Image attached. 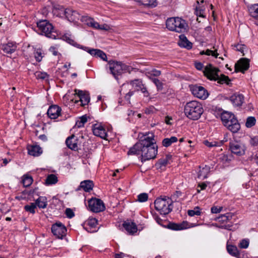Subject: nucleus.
Returning a JSON list of instances; mask_svg holds the SVG:
<instances>
[{"mask_svg":"<svg viewBox=\"0 0 258 258\" xmlns=\"http://www.w3.org/2000/svg\"><path fill=\"white\" fill-rule=\"evenodd\" d=\"M94 29L108 31L110 29V28L108 25L104 24L101 25L99 24V26H96Z\"/></svg>","mask_w":258,"mask_h":258,"instance_id":"obj_55","label":"nucleus"},{"mask_svg":"<svg viewBox=\"0 0 258 258\" xmlns=\"http://www.w3.org/2000/svg\"><path fill=\"white\" fill-rule=\"evenodd\" d=\"M96 56L101 58L102 60L104 61H107V58L106 54L103 51L100 49H97Z\"/></svg>","mask_w":258,"mask_h":258,"instance_id":"obj_50","label":"nucleus"},{"mask_svg":"<svg viewBox=\"0 0 258 258\" xmlns=\"http://www.w3.org/2000/svg\"><path fill=\"white\" fill-rule=\"evenodd\" d=\"M89 209L95 213L104 211L105 207L103 202L99 199L93 198L88 201Z\"/></svg>","mask_w":258,"mask_h":258,"instance_id":"obj_8","label":"nucleus"},{"mask_svg":"<svg viewBox=\"0 0 258 258\" xmlns=\"http://www.w3.org/2000/svg\"><path fill=\"white\" fill-rule=\"evenodd\" d=\"M139 91H141L142 92V93L143 94L144 97H148L150 95V94H149L148 91L147 90V89L145 85L144 86H143V87H142L141 88V89H140Z\"/></svg>","mask_w":258,"mask_h":258,"instance_id":"obj_58","label":"nucleus"},{"mask_svg":"<svg viewBox=\"0 0 258 258\" xmlns=\"http://www.w3.org/2000/svg\"><path fill=\"white\" fill-rule=\"evenodd\" d=\"M34 56L37 61H40L43 57L42 50L41 49L35 50L34 52Z\"/></svg>","mask_w":258,"mask_h":258,"instance_id":"obj_46","label":"nucleus"},{"mask_svg":"<svg viewBox=\"0 0 258 258\" xmlns=\"http://www.w3.org/2000/svg\"><path fill=\"white\" fill-rule=\"evenodd\" d=\"M150 79L155 84L158 90L163 89V83L158 79L150 77Z\"/></svg>","mask_w":258,"mask_h":258,"instance_id":"obj_42","label":"nucleus"},{"mask_svg":"<svg viewBox=\"0 0 258 258\" xmlns=\"http://www.w3.org/2000/svg\"><path fill=\"white\" fill-rule=\"evenodd\" d=\"M223 209L222 207H217L216 206L212 207L211 209V211L212 213L217 214L219 213Z\"/></svg>","mask_w":258,"mask_h":258,"instance_id":"obj_56","label":"nucleus"},{"mask_svg":"<svg viewBox=\"0 0 258 258\" xmlns=\"http://www.w3.org/2000/svg\"><path fill=\"white\" fill-rule=\"evenodd\" d=\"M65 213H66L67 217L69 218H72L75 216L74 212L73 211V210L72 209H71L70 208H67L66 210Z\"/></svg>","mask_w":258,"mask_h":258,"instance_id":"obj_57","label":"nucleus"},{"mask_svg":"<svg viewBox=\"0 0 258 258\" xmlns=\"http://www.w3.org/2000/svg\"><path fill=\"white\" fill-rule=\"evenodd\" d=\"M204 144L208 147H213L219 146V143L217 142L213 141V142H209L207 140H206L204 142Z\"/></svg>","mask_w":258,"mask_h":258,"instance_id":"obj_51","label":"nucleus"},{"mask_svg":"<svg viewBox=\"0 0 258 258\" xmlns=\"http://www.w3.org/2000/svg\"><path fill=\"white\" fill-rule=\"evenodd\" d=\"M49 50L54 56H56L58 54H60L57 51V48L55 46L50 47Z\"/></svg>","mask_w":258,"mask_h":258,"instance_id":"obj_60","label":"nucleus"},{"mask_svg":"<svg viewBox=\"0 0 258 258\" xmlns=\"http://www.w3.org/2000/svg\"><path fill=\"white\" fill-rule=\"evenodd\" d=\"M234 117H235V116L233 114L227 111L222 112L221 115L223 123L226 121H228L231 119H233Z\"/></svg>","mask_w":258,"mask_h":258,"instance_id":"obj_34","label":"nucleus"},{"mask_svg":"<svg viewBox=\"0 0 258 258\" xmlns=\"http://www.w3.org/2000/svg\"><path fill=\"white\" fill-rule=\"evenodd\" d=\"M37 25L40 34L51 39H56L57 34L52 25L47 20H40L37 23Z\"/></svg>","mask_w":258,"mask_h":258,"instance_id":"obj_7","label":"nucleus"},{"mask_svg":"<svg viewBox=\"0 0 258 258\" xmlns=\"http://www.w3.org/2000/svg\"><path fill=\"white\" fill-rule=\"evenodd\" d=\"M93 134L102 139H106L107 136V132L104 127L101 124H95L93 126Z\"/></svg>","mask_w":258,"mask_h":258,"instance_id":"obj_14","label":"nucleus"},{"mask_svg":"<svg viewBox=\"0 0 258 258\" xmlns=\"http://www.w3.org/2000/svg\"><path fill=\"white\" fill-rule=\"evenodd\" d=\"M218 221L219 222H222V223H224V222H228L227 220V218L226 217V216L225 215V214L224 215H221L220 216H219L218 218Z\"/></svg>","mask_w":258,"mask_h":258,"instance_id":"obj_63","label":"nucleus"},{"mask_svg":"<svg viewBox=\"0 0 258 258\" xmlns=\"http://www.w3.org/2000/svg\"><path fill=\"white\" fill-rule=\"evenodd\" d=\"M230 100L233 106L239 107L244 102V96L242 94L235 93L230 97Z\"/></svg>","mask_w":258,"mask_h":258,"instance_id":"obj_17","label":"nucleus"},{"mask_svg":"<svg viewBox=\"0 0 258 258\" xmlns=\"http://www.w3.org/2000/svg\"><path fill=\"white\" fill-rule=\"evenodd\" d=\"M57 181V177L56 175L54 174H50L47 177L45 180V184L50 185L55 184Z\"/></svg>","mask_w":258,"mask_h":258,"instance_id":"obj_37","label":"nucleus"},{"mask_svg":"<svg viewBox=\"0 0 258 258\" xmlns=\"http://www.w3.org/2000/svg\"><path fill=\"white\" fill-rule=\"evenodd\" d=\"M227 250L231 255L239 257V253L236 246L228 245L227 246Z\"/></svg>","mask_w":258,"mask_h":258,"instance_id":"obj_33","label":"nucleus"},{"mask_svg":"<svg viewBox=\"0 0 258 258\" xmlns=\"http://www.w3.org/2000/svg\"><path fill=\"white\" fill-rule=\"evenodd\" d=\"M179 224L180 230L186 229L189 227L188 225V222L186 221H183L181 223Z\"/></svg>","mask_w":258,"mask_h":258,"instance_id":"obj_62","label":"nucleus"},{"mask_svg":"<svg viewBox=\"0 0 258 258\" xmlns=\"http://www.w3.org/2000/svg\"><path fill=\"white\" fill-rule=\"evenodd\" d=\"M66 9H64L62 6L57 4L53 6L52 13L54 15L57 17H64L66 15Z\"/></svg>","mask_w":258,"mask_h":258,"instance_id":"obj_24","label":"nucleus"},{"mask_svg":"<svg viewBox=\"0 0 258 258\" xmlns=\"http://www.w3.org/2000/svg\"><path fill=\"white\" fill-rule=\"evenodd\" d=\"M107 66L110 71L111 74L117 79L118 76L125 73H131L133 68L121 61L110 60L108 61Z\"/></svg>","mask_w":258,"mask_h":258,"instance_id":"obj_4","label":"nucleus"},{"mask_svg":"<svg viewBox=\"0 0 258 258\" xmlns=\"http://www.w3.org/2000/svg\"><path fill=\"white\" fill-rule=\"evenodd\" d=\"M256 122V119L254 117L249 116L246 119L245 125L247 127H251L254 126Z\"/></svg>","mask_w":258,"mask_h":258,"instance_id":"obj_41","label":"nucleus"},{"mask_svg":"<svg viewBox=\"0 0 258 258\" xmlns=\"http://www.w3.org/2000/svg\"><path fill=\"white\" fill-rule=\"evenodd\" d=\"M67 147L70 149L76 151L78 149L77 140L74 135L68 137L66 141Z\"/></svg>","mask_w":258,"mask_h":258,"instance_id":"obj_20","label":"nucleus"},{"mask_svg":"<svg viewBox=\"0 0 258 258\" xmlns=\"http://www.w3.org/2000/svg\"><path fill=\"white\" fill-rule=\"evenodd\" d=\"M199 168L200 170L198 172V178L200 179H204L207 178L210 170V167L208 166L205 165L202 168H201V167Z\"/></svg>","mask_w":258,"mask_h":258,"instance_id":"obj_27","label":"nucleus"},{"mask_svg":"<svg viewBox=\"0 0 258 258\" xmlns=\"http://www.w3.org/2000/svg\"><path fill=\"white\" fill-rule=\"evenodd\" d=\"M51 231L54 235L57 238L62 239L66 235L67 229L61 223H56L52 225Z\"/></svg>","mask_w":258,"mask_h":258,"instance_id":"obj_9","label":"nucleus"},{"mask_svg":"<svg viewBox=\"0 0 258 258\" xmlns=\"http://www.w3.org/2000/svg\"><path fill=\"white\" fill-rule=\"evenodd\" d=\"M230 149L232 153L238 156H241L245 153L244 145L238 142L230 144Z\"/></svg>","mask_w":258,"mask_h":258,"instance_id":"obj_12","label":"nucleus"},{"mask_svg":"<svg viewBox=\"0 0 258 258\" xmlns=\"http://www.w3.org/2000/svg\"><path fill=\"white\" fill-rule=\"evenodd\" d=\"M36 208V205L35 203H31L30 205H26L24 207L25 210L29 212L32 214H34L35 213V209Z\"/></svg>","mask_w":258,"mask_h":258,"instance_id":"obj_44","label":"nucleus"},{"mask_svg":"<svg viewBox=\"0 0 258 258\" xmlns=\"http://www.w3.org/2000/svg\"><path fill=\"white\" fill-rule=\"evenodd\" d=\"M201 54H206L207 55H212L215 57H217L219 55V54L217 52V49H215L214 50H212L210 49H207L205 51H202L200 52Z\"/></svg>","mask_w":258,"mask_h":258,"instance_id":"obj_43","label":"nucleus"},{"mask_svg":"<svg viewBox=\"0 0 258 258\" xmlns=\"http://www.w3.org/2000/svg\"><path fill=\"white\" fill-rule=\"evenodd\" d=\"M249 67V60L245 58L239 59L235 65L236 72H241L243 73L247 70Z\"/></svg>","mask_w":258,"mask_h":258,"instance_id":"obj_13","label":"nucleus"},{"mask_svg":"<svg viewBox=\"0 0 258 258\" xmlns=\"http://www.w3.org/2000/svg\"><path fill=\"white\" fill-rule=\"evenodd\" d=\"M93 181L90 180H84L80 183L79 188H83L86 192H89L92 189L93 187Z\"/></svg>","mask_w":258,"mask_h":258,"instance_id":"obj_28","label":"nucleus"},{"mask_svg":"<svg viewBox=\"0 0 258 258\" xmlns=\"http://www.w3.org/2000/svg\"><path fill=\"white\" fill-rule=\"evenodd\" d=\"M61 109L56 105L50 106L47 112L48 116L51 119H56L60 115Z\"/></svg>","mask_w":258,"mask_h":258,"instance_id":"obj_16","label":"nucleus"},{"mask_svg":"<svg viewBox=\"0 0 258 258\" xmlns=\"http://www.w3.org/2000/svg\"><path fill=\"white\" fill-rule=\"evenodd\" d=\"M142 140L137 143L133 147L128 151L127 154L128 155H139L142 154Z\"/></svg>","mask_w":258,"mask_h":258,"instance_id":"obj_23","label":"nucleus"},{"mask_svg":"<svg viewBox=\"0 0 258 258\" xmlns=\"http://www.w3.org/2000/svg\"><path fill=\"white\" fill-rule=\"evenodd\" d=\"M234 47L237 51H240L242 54V55H245V52L247 51V47L245 45L242 44H237L234 45Z\"/></svg>","mask_w":258,"mask_h":258,"instance_id":"obj_40","label":"nucleus"},{"mask_svg":"<svg viewBox=\"0 0 258 258\" xmlns=\"http://www.w3.org/2000/svg\"><path fill=\"white\" fill-rule=\"evenodd\" d=\"M169 228L174 230H180L179 224L172 223L169 225Z\"/></svg>","mask_w":258,"mask_h":258,"instance_id":"obj_61","label":"nucleus"},{"mask_svg":"<svg viewBox=\"0 0 258 258\" xmlns=\"http://www.w3.org/2000/svg\"><path fill=\"white\" fill-rule=\"evenodd\" d=\"M180 47L186 48L189 49L192 48V43L188 40L187 38L184 35L179 36V40L178 42Z\"/></svg>","mask_w":258,"mask_h":258,"instance_id":"obj_25","label":"nucleus"},{"mask_svg":"<svg viewBox=\"0 0 258 258\" xmlns=\"http://www.w3.org/2000/svg\"><path fill=\"white\" fill-rule=\"evenodd\" d=\"M81 20L82 22L84 23L88 26L91 27L93 28L99 26V23L95 21L94 19L88 16H82Z\"/></svg>","mask_w":258,"mask_h":258,"instance_id":"obj_26","label":"nucleus"},{"mask_svg":"<svg viewBox=\"0 0 258 258\" xmlns=\"http://www.w3.org/2000/svg\"><path fill=\"white\" fill-rule=\"evenodd\" d=\"M70 22H76L80 18V14L76 11L67 9L64 16Z\"/></svg>","mask_w":258,"mask_h":258,"instance_id":"obj_18","label":"nucleus"},{"mask_svg":"<svg viewBox=\"0 0 258 258\" xmlns=\"http://www.w3.org/2000/svg\"><path fill=\"white\" fill-rule=\"evenodd\" d=\"M185 115L190 119L196 120L200 118L204 112V109L201 103L197 101L187 102L184 106Z\"/></svg>","mask_w":258,"mask_h":258,"instance_id":"obj_2","label":"nucleus"},{"mask_svg":"<svg viewBox=\"0 0 258 258\" xmlns=\"http://www.w3.org/2000/svg\"><path fill=\"white\" fill-rule=\"evenodd\" d=\"M166 25L167 28L170 31L177 33H184L187 31L186 23L179 17L168 18Z\"/></svg>","mask_w":258,"mask_h":258,"instance_id":"obj_5","label":"nucleus"},{"mask_svg":"<svg viewBox=\"0 0 258 258\" xmlns=\"http://www.w3.org/2000/svg\"><path fill=\"white\" fill-rule=\"evenodd\" d=\"M249 160L253 161L258 166V153H252L249 157Z\"/></svg>","mask_w":258,"mask_h":258,"instance_id":"obj_54","label":"nucleus"},{"mask_svg":"<svg viewBox=\"0 0 258 258\" xmlns=\"http://www.w3.org/2000/svg\"><path fill=\"white\" fill-rule=\"evenodd\" d=\"M27 150L28 154L33 156H38L42 153L41 147L38 145H29Z\"/></svg>","mask_w":258,"mask_h":258,"instance_id":"obj_22","label":"nucleus"},{"mask_svg":"<svg viewBox=\"0 0 258 258\" xmlns=\"http://www.w3.org/2000/svg\"><path fill=\"white\" fill-rule=\"evenodd\" d=\"M177 138L176 137H171L170 138H165L162 141V144L164 147H168L172 143L177 141Z\"/></svg>","mask_w":258,"mask_h":258,"instance_id":"obj_36","label":"nucleus"},{"mask_svg":"<svg viewBox=\"0 0 258 258\" xmlns=\"http://www.w3.org/2000/svg\"><path fill=\"white\" fill-rule=\"evenodd\" d=\"M35 204L40 208H45L47 206V200L45 197H40L36 200Z\"/></svg>","mask_w":258,"mask_h":258,"instance_id":"obj_35","label":"nucleus"},{"mask_svg":"<svg viewBox=\"0 0 258 258\" xmlns=\"http://www.w3.org/2000/svg\"><path fill=\"white\" fill-rule=\"evenodd\" d=\"M249 241L248 239H244L240 241L239 246L241 248H247L248 247Z\"/></svg>","mask_w":258,"mask_h":258,"instance_id":"obj_49","label":"nucleus"},{"mask_svg":"<svg viewBox=\"0 0 258 258\" xmlns=\"http://www.w3.org/2000/svg\"><path fill=\"white\" fill-rule=\"evenodd\" d=\"M250 16L258 20V4H254L248 8Z\"/></svg>","mask_w":258,"mask_h":258,"instance_id":"obj_30","label":"nucleus"},{"mask_svg":"<svg viewBox=\"0 0 258 258\" xmlns=\"http://www.w3.org/2000/svg\"><path fill=\"white\" fill-rule=\"evenodd\" d=\"M225 215L226 216L228 221H230L232 219L233 217L234 216V214L232 213H227L225 214Z\"/></svg>","mask_w":258,"mask_h":258,"instance_id":"obj_64","label":"nucleus"},{"mask_svg":"<svg viewBox=\"0 0 258 258\" xmlns=\"http://www.w3.org/2000/svg\"><path fill=\"white\" fill-rule=\"evenodd\" d=\"M249 143L252 146H258V136L250 137Z\"/></svg>","mask_w":258,"mask_h":258,"instance_id":"obj_52","label":"nucleus"},{"mask_svg":"<svg viewBox=\"0 0 258 258\" xmlns=\"http://www.w3.org/2000/svg\"><path fill=\"white\" fill-rule=\"evenodd\" d=\"M130 84L137 90L139 91L143 86V81L140 79H135L130 82Z\"/></svg>","mask_w":258,"mask_h":258,"instance_id":"obj_32","label":"nucleus"},{"mask_svg":"<svg viewBox=\"0 0 258 258\" xmlns=\"http://www.w3.org/2000/svg\"><path fill=\"white\" fill-rule=\"evenodd\" d=\"M124 229L130 233L134 234L137 231V226L136 224L131 221H126L123 224Z\"/></svg>","mask_w":258,"mask_h":258,"instance_id":"obj_21","label":"nucleus"},{"mask_svg":"<svg viewBox=\"0 0 258 258\" xmlns=\"http://www.w3.org/2000/svg\"><path fill=\"white\" fill-rule=\"evenodd\" d=\"M191 92L195 96L200 99H205L208 96L207 91L202 86H194L191 89Z\"/></svg>","mask_w":258,"mask_h":258,"instance_id":"obj_10","label":"nucleus"},{"mask_svg":"<svg viewBox=\"0 0 258 258\" xmlns=\"http://www.w3.org/2000/svg\"><path fill=\"white\" fill-rule=\"evenodd\" d=\"M17 45L13 42H8L7 44H4L1 46V48L4 53L7 54H12L17 49Z\"/></svg>","mask_w":258,"mask_h":258,"instance_id":"obj_19","label":"nucleus"},{"mask_svg":"<svg viewBox=\"0 0 258 258\" xmlns=\"http://www.w3.org/2000/svg\"><path fill=\"white\" fill-rule=\"evenodd\" d=\"M188 215L190 216H194L195 215H200L201 211L199 207H196L194 210H189L187 212Z\"/></svg>","mask_w":258,"mask_h":258,"instance_id":"obj_45","label":"nucleus"},{"mask_svg":"<svg viewBox=\"0 0 258 258\" xmlns=\"http://www.w3.org/2000/svg\"><path fill=\"white\" fill-rule=\"evenodd\" d=\"M161 74V71L156 70L152 69L151 71H148L146 73V75L149 79L150 77H152V76L158 77Z\"/></svg>","mask_w":258,"mask_h":258,"instance_id":"obj_39","label":"nucleus"},{"mask_svg":"<svg viewBox=\"0 0 258 258\" xmlns=\"http://www.w3.org/2000/svg\"><path fill=\"white\" fill-rule=\"evenodd\" d=\"M135 2L141 5H144L147 7H155L157 6V3L156 0H134Z\"/></svg>","mask_w":258,"mask_h":258,"instance_id":"obj_31","label":"nucleus"},{"mask_svg":"<svg viewBox=\"0 0 258 258\" xmlns=\"http://www.w3.org/2000/svg\"><path fill=\"white\" fill-rule=\"evenodd\" d=\"M85 50H87L91 55L96 56L97 55V49H89L88 48L85 47Z\"/></svg>","mask_w":258,"mask_h":258,"instance_id":"obj_59","label":"nucleus"},{"mask_svg":"<svg viewBox=\"0 0 258 258\" xmlns=\"http://www.w3.org/2000/svg\"><path fill=\"white\" fill-rule=\"evenodd\" d=\"M75 94H77L80 98V101L81 103V105L84 106L88 104L90 102V96L87 92L77 90H75Z\"/></svg>","mask_w":258,"mask_h":258,"instance_id":"obj_15","label":"nucleus"},{"mask_svg":"<svg viewBox=\"0 0 258 258\" xmlns=\"http://www.w3.org/2000/svg\"><path fill=\"white\" fill-rule=\"evenodd\" d=\"M223 124L228 130L233 133L238 132L240 128V125L235 117L228 121L225 122Z\"/></svg>","mask_w":258,"mask_h":258,"instance_id":"obj_11","label":"nucleus"},{"mask_svg":"<svg viewBox=\"0 0 258 258\" xmlns=\"http://www.w3.org/2000/svg\"><path fill=\"white\" fill-rule=\"evenodd\" d=\"M33 181L31 176L25 175L23 176L22 182L25 187H28L32 183Z\"/></svg>","mask_w":258,"mask_h":258,"instance_id":"obj_38","label":"nucleus"},{"mask_svg":"<svg viewBox=\"0 0 258 258\" xmlns=\"http://www.w3.org/2000/svg\"><path fill=\"white\" fill-rule=\"evenodd\" d=\"M219 70L218 69L213 67L211 64H209L204 69V74L208 79L210 80L217 81L219 84L226 83L229 84L230 82L228 76L224 75H218Z\"/></svg>","mask_w":258,"mask_h":258,"instance_id":"obj_3","label":"nucleus"},{"mask_svg":"<svg viewBox=\"0 0 258 258\" xmlns=\"http://www.w3.org/2000/svg\"><path fill=\"white\" fill-rule=\"evenodd\" d=\"M97 224V221L96 219H90L87 223L86 227V230L89 232H94L97 231L96 226Z\"/></svg>","mask_w":258,"mask_h":258,"instance_id":"obj_29","label":"nucleus"},{"mask_svg":"<svg viewBox=\"0 0 258 258\" xmlns=\"http://www.w3.org/2000/svg\"><path fill=\"white\" fill-rule=\"evenodd\" d=\"M35 77L38 79H45L48 77V75L46 73L41 72H36L35 74Z\"/></svg>","mask_w":258,"mask_h":258,"instance_id":"obj_47","label":"nucleus"},{"mask_svg":"<svg viewBox=\"0 0 258 258\" xmlns=\"http://www.w3.org/2000/svg\"><path fill=\"white\" fill-rule=\"evenodd\" d=\"M220 160L223 163L225 164L229 163V161L231 160L230 158H229V156L226 154L222 155L220 157Z\"/></svg>","mask_w":258,"mask_h":258,"instance_id":"obj_53","label":"nucleus"},{"mask_svg":"<svg viewBox=\"0 0 258 258\" xmlns=\"http://www.w3.org/2000/svg\"><path fill=\"white\" fill-rule=\"evenodd\" d=\"M173 202L172 200L168 197L158 198L154 202L155 208L161 214L166 215L172 210Z\"/></svg>","mask_w":258,"mask_h":258,"instance_id":"obj_6","label":"nucleus"},{"mask_svg":"<svg viewBox=\"0 0 258 258\" xmlns=\"http://www.w3.org/2000/svg\"><path fill=\"white\" fill-rule=\"evenodd\" d=\"M148 199V195L146 193H142L138 195V201L140 202H145Z\"/></svg>","mask_w":258,"mask_h":258,"instance_id":"obj_48","label":"nucleus"},{"mask_svg":"<svg viewBox=\"0 0 258 258\" xmlns=\"http://www.w3.org/2000/svg\"><path fill=\"white\" fill-rule=\"evenodd\" d=\"M141 160L142 162L154 159L158 152V147L152 133H148L142 139Z\"/></svg>","mask_w":258,"mask_h":258,"instance_id":"obj_1","label":"nucleus"}]
</instances>
